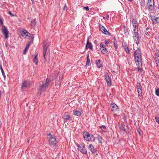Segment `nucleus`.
Returning <instances> with one entry per match:
<instances>
[{"instance_id":"nucleus-1","label":"nucleus","mask_w":159,"mask_h":159,"mask_svg":"<svg viewBox=\"0 0 159 159\" xmlns=\"http://www.w3.org/2000/svg\"><path fill=\"white\" fill-rule=\"evenodd\" d=\"M134 49L135 50L134 52V58L136 64L138 66V70L140 72H142V70L139 67L142 65L141 52L139 49H136L134 45Z\"/></svg>"},{"instance_id":"nucleus-2","label":"nucleus","mask_w":159,"mask_h":159,"mask_svg":"<svg viewBox=\"0 0 159 159\" xmlns=\"http://www.w3.org/2000/svg\"><path fill=\"white\" fill-rule=\"evenodd\" d=\"M49 80L47 79L44 83H43L42 84H40L39 87V91L40 92L44 91L48 87V86L49 84ZM41 93H40V94Z\"/></svg>"},{"instance_id":"nucleus-3","label":"nucleus","mask_w":159,"mask_h":159,"mask_svg":"<svg viewBox=\"0 0 159 159\" xmlns=\"http://www.w3.org/2000/svg\"><path fill=\"white\" fill-rule=\"evenodd\" d=\"M83 136L84 139L86 141H94L95 138L94 136L92 135L89 134L87 132H85L83 133Z\"/></svg>"},{"instance_id":"nucleus-4","label":"nucleus","mask_w":159,"mask_h":159,"mask_svg":"<svg viewBox=\"0 0 159 159\" xmlns=\"http://www.w3.org/2000/svg\"><path fill=\"white\" fill-rule=\"evenodd\" d=\"M48 137H49L48 138H49V142L50 144L53 145H55L57 143V141L55 136L50 134H48Z\"/></svg>"},{"instance_id":"nucleus-5","label":"nucleus","mask_w":159,"mask_h":159,"mask_svg":"<svg viewBox=\"0 0 159 159\" xmlns=\"http://www.w3.org/2000/svg\"><path fill=\"white\" fill-rule=\"evenodd\" d=\"M154 0H148V8L151 11H153L154 9Z\"/></svg>"},{"instance_id":"nucleus-6","label":"nucleus","mask_w":159,"mask_h":159,"mask_svg":"<svg viewBox=\"0 0 159 159\" xmlns=\"http://www.w3.org/2000/svg\"><path fill=\"white\" fill-rule=\"evenodd\" d=\"M100 45L102 52L104 54H105L106 55L107 54H108V51L104 44L102 43H101Z\"/></svg>"},{"instance_id":"nucleus-7","label":"nucleus","mask_w":159,"mask_h":159,"mask_svg":"<svg viewBox=\"0 0 159 159\" xmlns=\"http://www.w3.org/2000/svg\"><path fill=\"white\" fill-rule=\"evenodd\" d=\"M136 88L138 93L139 96H142V87L140 83H137Z\"/></svg>"},{"instance_id":"nucleus-8","label":"nucleus","mask_w":159,"mask_h":159,"mask_svg":"<svg viewBox=\"0 0 159 159\" xmlns=\"http://www.w3.org/2000/svg\"><path fill=\"white\" fill-rule=\"evenodd\" d=\"M78 150L82 153H85L87 152V151L85 149L84 145L82 144H77Z\"/></svg>"},{"instance_id":"nucleus-9","label":"nucleus","mask_w":159,"mask_h":159,"mask_svg":"<svg viewBox=\"0 0 159 159\" xmlns=\"http://www.w3.org/2000/svg\"><path fill=\"white\" fill-rule=\"evenodd\" d=\"M133 35L134 40L136 44L138 45L139 43L138 32H134L133 33Z\"/></svg>"},{"instance_id":"nucleus-10","label":"nucleus","mask_w":159,"mask_h":159,"mask_svg":"<svg viewBox=\"0 0 159 159\" xmlns=\"http://www.w3.org/2000/svg\"><path fill=\"white\" fill-rule=\"evenodd\" d=\"M2 33L4 35L5 38L7 39L8 38L9 31L7 28L5 26L2 25Z\"/></svg>"},{"instance_id":"nucleus-11","label":"nucleus","mask_w":159,"mask_h":159,"mask_svg":"<svg viewBox=\"0 0 159 159\" xmlns=\"http://www.w3.org/2000/svg\"><path fill=\"white\" fill-rule=\"evenodd\" d=\"M48 46V44L47 43H44L43 45V56L45 60L46 61V56L47 55H46V53L47 51V48Z\"/></svg>"},{"instance_id":"nucleus-12","label":"nucleus","mask_w":159,"mask_h":159,"mask_svg":"<svg viewBox=\"0 0 159 159\" xmlns=\"http://www.w3.org/2000/svg\"><path fill=\"white\" fill-rule=\"evenodd\" d=\"M111 110L112 111L117 112L119 111L118 107L114 103H111Z\"/></svg>"},{"instance_id":"nucleus-13","label":"nucleus","mask_w":159,"mask_h":159,"mask_svg":"<svg viewBox=\"0 0 159 159\" xmlns=\"http://www.w3.org/2000/svg\"><path fill=\"white\" fill-rule=\"evenodd\" d=\"M89 149L90 150L92 153L94 154L97 155V151L96 149L94 148V147L92 144H90L88 146Z\"/></svg>"},{"instance_id":"nucleus-14","label":"nucleus","mask_w":159,"mask_h":159,"mask_svg":"<svg viewBox=\"0 0 159 159\" xmlns=\"http://www.w3.org/2000/svg\"><path fill=\"white\" fill-rule=\"evenodd\" d=\"M105 79L107 81V85L108 86H110L111 84V78L107 73H105Z\"/></svg>"},{"instance_id":"nucleus-15","label":"nucleus","mask_w":159,"mask_h":159,"mask_svg":"<svg viewBox=\"0 0 159 159\" xmlns=\"http://www.w3.org/2000/svg\"><path fill=\"white\" fill-rule=\"evenodd\" d=\"M132 24L133 26L134 27V32H138V26L137 25V22L136 20L135 19H133L132 20Z\"/></svg>"},{"instance_id":"nucleus-16","label":"nucleus","mask_w":159,"mask_h":159,"mask_svg":"<svg viewBox=\"0 0 159 159\" xmlns=\"http://www.w3.org/2000/svg\"><path fill=\"white\" fill-rule=\"evenodd\" d=\"M100 30L102 32L106 34H109L110 33L103 26H102L100 27Z\"/></svg>"},{"instance_id":"nucleus-17","label":"nucleus","mask_w":159,"mask_h":159,"mask_svg":"<svg viewBox=\"0 0 159 159\" xmlns=\"http://www.w3.org/2000/svg\"><path fill=\"white\" fill-rule=\"evenodd\" d=\"M92 47L93 46L92 45V44L91 43H89V39L88 38L87 39V44L86 45V48H89L91 49H92Z\"/></svg>"},{"instance_id":"nucleus-18","label":"nucleus","mask_w":159,"mask_h":159,"mask_svg":"<svg viewBox=\"0 0 159 159\" xmlns=\"http://www.w3.org/2000/svg\"><path fill=\"white\" fill-rule=\"evenodd\" d=\"M81 111H78V110H74L73 112L75 115L80 116L81 114Z\"/></svg>"},{"instance_id":"nucleus-19","label":"nucleus","mask_w":159,"mask_h":159,"mask_svg":"<svg viewBox=\"0 0 159 159\" xmlns=\"http://www.w3.org/2000/svg\"><path fill=\"white\" fill-rule=\"evenodd\" d=\"M29 84V83L28 82L25 81H23L22 84L21 89H22L23 88L27 87Z\"/></svg>"},{"instance_id":"nucleus-20","label":"nucleus","mask_w":159,"mask_h":159,"mask_svg":"<svg viewBox=\"0 0 159 159\" xmlns=\"http://www.w3.org/2000/svg\"><path fill=\"white\" fill-rule=\"evenodd\" d=\"M96 64L98 68H100L102 66V64L101 63V61L100 59L96 61Z\"/></svg>"},{"instance_id":"nucleus-21","label":"nucleus","mask_w":159,"mask_h":159,"mask_svg":"<svg viewBox=\"0 0 159 159\" xmlns=\"http://www.w3.org/2000/svg\"><path fill=\"white\" fill-rule=\"evenodd\" d=\"M30 45V43H28L26 45L23 52V54H25L29 48V47Z\"/></svg>"},{"instance_id":"nucleus-22","label":"nucleus","mask_w":159,"mask_h":159,"mask_svg":"<svg viewBox=\"0 0 159 159\" xmlns=\"http://www.w3.org/2000/svg\"><path fill=\"white\" fill-rule=\"evenodd\" d=\"M119 126L120 129L123 131H125V126L121 124V125L119 124Z\"/></svg>"},{"instance_id":"nucleus-23","label":"nucleus","mask_w":159,"mask_h":159,"mask_svg":"<svg viewBox=\"0 0 159 159\" xmlns=\"http://www.w3.org/2000/svg\"><path fill=\"white\" fill-rule=\"evenodd\" d=\"M124 48L126 53H129V49L127 45H125L124 46Z\"/></svg>"},{"instance_id":"nucleus-24","label":"nucleus","mask_w":159,"mask_h":159,"mask_svg":"<svg viewBox=\"0 0 159 159\" xmlns=\"http://www.w3.org/2000/svg\"><path fill=\"white\" fill-rule=\"evenodd\" d=\"M62 118L64 120H66L69 119L70 116L67 114H65L63 116Z\"/></svg>"},{"instance_id":"nucleus-25","label":"nucleus","mask_w":159,"mask_h":159,"mask_svg":"<svg viewBox=\"0 0 159 159\" xmlns=\"http://www.w3.org/2000/svg\"><path fill=\"white\" fill-rule=\"evenodd\" d=\"M34 62L36 65H37L38 64V58L37 57V55H36L34 58Z\"/></svg>"},{"instance_id":"nucleus-26","label":"nucleus","mask_w":159,"mask_h":159,"mask_svg":"<svg viewBox=\"0 0 159 159\" xmlns=\"http://www.w3.org/2000/svg\"><path fill=\"white\" fill-rule=\"evenodd\" d=\"M97 139L98 141V142L100 143H102L103 141V140L102 138L99 136H98L97 137Z\"/></svg>"},{"instance_id":"nucleus-27","label":"nucleus","mask_w":159,"mask_h":159,"mask_svg":"<svg viewBox=\"0 0 159 159\" xmlns=\"http://www.w3.org/2000/svg\"><path fill=\"white\" fill-rule=\"evenodd\" d=\"M87 65L90 66L91 65L90 60L89 58V55H87V61L86 62Z\"/></svg>"},{"instance_id":"nucleus-28","label":"nucleus","mask_w":159,"mask_h":159,"mask_svg":"<svg viewBox=\"0 0 159 159\" xmlns=\"http://www.w3.org/2000/svg\"><path fill=\"white\" fill-rule=\"evenodd\" d=\"M155 60L156 63L157 64V66H158L159 67V56H158L157 57H156L155 58Z\"/></svg>"},{"instance_id":"nucleus-29","label":"nucleus","mask_w":159,"mask_h":159,"mask_svg":"<svg viewBox=\"0 0 159 159\" xmlns=\"http://www.w3.org/2000/svg\"><path fill=\"white\" fill-rule=\"evenodd\" d=\"M140 5L143 7H144L145 6V0H141L140 2Z\"/></svg>"},{"instance_id":"nucleus-30","label":"nucleus","mask_w":159,"mask_h":159,"mask_svg":"<svg viewBox=\"0 0 159 159\" xmlns=\"http://www.w3.org/2000/svg\"><path fill=\"white\" fill-rule=\"evenodd\" d=\"M32 25L35 26L36 24V21L35 19H34L31 22Z\"/></svg>"},{"instance_id":"nucleus-31","label":"nucleus","mask_w":159,"mask_h":159,"mask_svg":"<svg viewBox=\"0 0 159 159\" xmlns=\"http://www.w3.org/2000/svg\"><path fill=\"white\" fill-rule=\"evenodd\" d=\"M104 131H105L106 130V127L105 125H102L100 127Z\"/></svg>"},{"instance_id":"nucleus-32","label":"nucleus","mask_w":159,"mask_h":159,"mask_svg":"<svg viewBox=\"0 0 159 159\" xmlns=\"http://www.w3.org/2000/svg\"><path fill=\"white\" fill-rule=\"evenodd\" d=\"M0 69L1 71V72H2V73L3 76L4 77L5 75L4 71H3V70L2 69V66L1 65L0 66Z\"/></svg>"},{"instance_id":"nucleus-33","label":"nucleus","mask_w":159,"mask_h":159,"mask_svg":"<svg viewBox=\"0 0 159 159\" xmlns=\"http://www.w3.org/2000/svg\"><path fill=\"white\" fill-rule=\"evenodd\" d=\"M155 93L157 96H159V88L157 89L155 91Z\"/></svg>"},{"instance_id":"nucleus-34","label":"nucleus","mask_w":159,"mask_h":159,"mask_svg":"<svg viewBox=\"0 0 159 159\" xmlns=\"http://www.w3.org/2000/svg\"><path fill=\"white\" fill-rule=\"evenodd\" d=\"M155 119L156 120V121L158 124H159V117H157V116H156L155 117Z\"/></svg>"},{"instance_id":"nucleus-35","label":"nucleus","mask_w":159,"mask_h":159,"mask_svg":"<svg viewBox=\"0 0 159 159\" xmlns=\"http://www.w3.org/2000/svg\"><path fill=\"white\" fill-rule=\"evenodd\" d=\"M154 20L156 21L157 23L159 24V18H156Z\"/></svg>"},{"instance_id":"nucleus-36","label":"nucleus","mask_w":159,"mask_h":159,"mask_svg":"<svg viewBox=\"0 0 159 159\" xmlns=\"http://www.w3.org/2000/svg\"><path fill=\"white\" fill-rule=\"evenodd\" d=\"M83 9H86V11H89V8L88 7H83Z\"/></svg>"},{"instance_id":"nucleus-37","label":"nucleus","mask_w":159,"mask_h":159,"mask_svg":"<svg viewBox=\"0 0 159 159\" xmlns=\"http://www.w3.org/2000/svg\"><path fill=\"white\" fill-rule=\"evenodd\" d=\"M0 25H2H2H3V21H2V19L0 18Z\"/></svg>"},{"instance_id":"nucleus-38","label":"nucleus","mask_w":159,"mask_h":159,"mask_svg":"<svg viewBox=\"0 0 159 159\" xmlns=\"http://www.w3.org/2000/svg\"><path fill=\"white\" fill-rule=\"evenodd\" d=\"M63 9L64 10H67V7L66 4L64 6V7L63 8Z\"/></svg>"},{"instance_id":"nucleus-39","label":"nucleus","mask_w":159,"mask_h":159,"mask_svg":"<svg viewBox=\"0 0 159 159\" xmlns=\"http://www.w3.org/2000/svg\"><path fill=\"white\" fill-rule=\"evenodd\" d=\"M8 14L11 16H14V15L13 14L11 13V12L10 11L8 12Z\"/></svg>"},{"instance_id":"nucleus-40","label":"nucleus","mask_w":159,"mask_h":159,"mask_svg":"<svg viewBox=\"0 0 159 159\" xmlns=\"http://www.w3.org/2000/svg\"><path fill=\"white\" fill-rule=\"evenodd\" d=\"M109 16L108 15H107L106 17H103V19H108V18H109Z\"/></svg>"},{"instance_id":"nucleus-41","label":"nucleus","mask_w":159,"mask_h":159,"mask_svg":"<svg viewBox=\"0 0 159 159\" xmlns=\"http://www.w3.org/2000/svg\"><path fill=\"white\" fill-rule=\"evenodd\" d=\"M105 43L106 45H108L109 44V42L107 41H105Z\"/></svg>"},{"instance_id":"nucleus-42","label":"nucleus","mask_w":159,"mask_h":159,"mask_svg":"<svg viewBox=\"0 0 159 159\" xmlns=\"http://www.w3.org/2000/svg\"><path fill=\"white\" fill-rule=\"evenodd\" d=\"M145 33L146 35L148 36L149 35V33L147 31H145Z\"/></svg>"},{"instance_id":"nucleus-43","label":"nucleus","mask_w":159,"mask_h":159,"mask_svg":"<svg viewBox=\"0 0 159 159\" xmlns=\"http://www.w3.org/2000/svg\"><path fill=\"white\" fill-rule=\"evenodd\" d=\"M63 77V76L62 75H60L59 77L60 79H61Z\"/></svg>"},{"instance_id":"nucleus-44","label":"nucleus","mask_w":159,"mask_h":159,"mask_svg":"<svg viewBox=\"0 0 159 159\" xmlns=\"http://www.w3.org/2000/svg\"><path fill=\"white\" fill-rule=\"evenodd\" d=\"M94 43H95L96 44H97L98 43L97 41L96 40H95L94 41Z\"/></svg>"},{"instance_id":"nucleus-45","label":"nucleus","mask_w":159,"mask_h":159,"mask_svg":"<svg viewBox=\"0 0 159 159\" xmlns=\"http://www.w3.org/2000/svg\"><path fill=\"white\" fill-rule=\"evenodd\" d=\"M148 29V27H147L146 29V30L145 31H147V30Z\"/></svg>"},{"instance_id":"nucleus-46","label":"nucleus","mask_w":159,"mask_h":159,"mask_svg":"<svg viewBox=\"0 0 159 159\" xmlns=\"http://www.w3.org/2000/svg\"><path fill=\"white\" fill-rule=\"evenodd\" d=\"M32 2V3L34 2V0H31Z\"/></svg>"},{"instance_id":"nucleus-47","label":"nucleus","mask_w":159,"mask_h":159,"mask_svg":"<svg viewBox=\"0 0 159 159\" xmlns=\"http://www.w3.org/2000/svg\"><path fill=\"white\" fill-rule=\"evenodd\" d=\"M132 0H128V1H130V2H131V1H132Z\"/></svg>"},{"instance_id":"nucleus-48","label":"nucleus","mask_w":159,"mask_h":159,"mask_svg":"<svg viewBox=\"0 0 159 159\" xmlns=\"http://www.w3.org/2000/svg\"><path fill=\"white\" fill-rule=\"evenodd\" d=\"M117 116V115L116 114H115L114 115V116Z\"/></svg>"},{"instance_id":"nucleus-49","label":"nucleus","mask_w":159,"mask_h":159,"mask_svg":"<svg viewBox=\"0 0 159 159\" xmlns=\"http://www.w3.org/2000/svg\"><path fill=\"white\" fill-rule=\"evenodd\" d=\"M5 45L6 46V47H7V44H5Z\"/></svg>"}]
</instances>
